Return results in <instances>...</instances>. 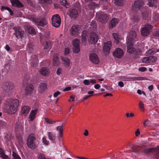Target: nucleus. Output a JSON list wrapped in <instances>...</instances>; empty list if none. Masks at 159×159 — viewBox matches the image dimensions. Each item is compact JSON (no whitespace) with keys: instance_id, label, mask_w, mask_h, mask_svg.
Returning a JSON list of instances; mask_svg holds the SVG:
<instances>
[{"instance_id":"6","label":"nucleus","mask_w":159,"mask_h":159,"mask_svg":"<svg viewBox=\"0 0 159 159\" xmlns=\"http://www.w3.org/2000/svg\"><path fill=\"white\" fill-rule=\"evenodd\" d=\"M141 152H143L148 155L151 154H153L156 156L157 158H159V146H157L155 148H151L149 149L144 148Z\"/></svg>"},{"instance_id":"34","label":"nucleus","mask_w":159,"mask_h":159,"mask_svg":"<svg viewBox=\"0 0 159 159\" xmlns=\"http://www.w3.org/2000/svg\"><path fill=\"white\" fill-rule=\"evenodd\" d=\"M62 60L64 61L63 64L65 67H68L70 66V59L62 57Z\"/></svg>"},{"instance_id":"50","label":"nucleus","mask_w":159,"mask_h":159,"mask_svg":"<svg viewBox=\"0 0 159 159\" xmlns=\"http://www.w3.org/2000/svg\"><path fill=\"white\" fill-rule=\"evenodd\" d=\"M38 159H49V158H46L45 155L43 154H39L38 155Z\"/></svg>"},{"instance_id":"43","label":"nucleus","mask_w":159,"mask_h":159,"mask_svg":"<svg viewBox=\"0 0 159 159\" xmlns=\"http://www.w3.org/2000/svg\"><path fill=\"white\" fill-rule=\"evenodd\" d=\"M34 49V47L32 46V44H29L28 45L27 47L26 48V50L29 52H32Z\"/></svg>"},{"instance_id":"5","label":"nucleus","mask_w":159,"mask_h":159,"mask_svg":"<svg viewBox=\"0 0 159 159\" xmlns=\"http://www.w3.org/2000/svg\"><path fill=\"white\" fill-rule=\"evenodd\" d=\"M127 52L129 53L133 54L135 58L138 57L139 55L141 54L142 52L139 49H136L133 47V43H127Z\"/></svg>"},{"instance_id":"26","label":"nucleus","mask_w":159,"mask_h":159,"mask_svg":"<svg viewBox=\"0 0 159 159\" xmlns=\"http://www.w3.org/2000/svg\"><path fill=\"white\" fill-rule=\"evenodd\" d=\"M38 110L37 108L32 110L29 116V118L30 121H33L35 118V116Z\"/></svg>"},{"instance_id":"38","label":"nucleus","mask_w":159,"mask_h":159,"mask_svg":"<svg viewBox=\"0 0 159 159\" xmlns=\"http://www.w3.org/2000/svg\"><path fill=\"white\" fill-rule=\"evenodd\" d=\"M112 36L115 39V42L118 44L119 41V38L118 34L116 33H113L112 34Z\"/></svg>"},{"instance_id":"13","label":"nucleus","mask_w":159,"mask_h":159,"mask_svg":"<svg viewBox=\"0 0 159 159\" xmlns=\"http://www.w3.org/2000/svg\"><path fill=\"white\" fill-rule=\"evenodd\" d=\"M31 20L34 22L36 25L42 27H44L47 24L46 19L44 18H42L39 21L38 19L34 17L32 18Z\"/></svg>"},{"instance_id":"54","label":"nucleus","mask_w":159,"mask_h":159,"mask_svg":"<svg viewBox=\"0 0 159 159\" xmlns=\"http://www.w3.org/2000/svg\"><path fill=\"white\" fill-rule=\"evenodd\" d=\"M13 159H21L20 156L16 153H13L12 154Z\"/></svg>"},{"instance_id":"8","label":"nucleus","mask_w":159,"mask_h":159,"mask_svg":"<svg viewBox=\"0 0 159 159\" xmlns=\"http://www.w3.org/2000/svg\"><path fill=\"white\" fill-rule=\"evenodd\" d=\"M82 27L80 25H73L70 30V34L73 36L77 37L80 34Z\"/></svg>"},{"instance_id":"37","label":"nucleus","mask_w":159,"mask_h":159,"mask_svg":"<svg viewBox=\"0 0 159 159\" xmlns=\"http://www.w3.org/2000/svg\"><path fill=\"white\" fill-rule=\"evenodd\" d=\"M63 126L62 124L61 126H58L56 128L57 130L59 131V136L61 138H62V137Z\"/></svg>"},{"instance_id":"33","label":"nucleus","mask_w":159,"mask_h":159,"mask_svg":"<svg viewBox=\"0 0 159 159\" xmlns=\"http://www.w3.org/2000/svg\"><path fill=\"white\" fill-rule=\"evenodd\" d=\"M0 157L3 159H8L9 157L7 155H6L2 148H0Z\"/></svg>"},{"instance_id":"36","label":"nucleus","mask_w":159,"mask_h":159,"mask_svg":"<svg viewBox=\"0 0 159 159\" xmlns=\"http://www.w3.org/2000/svg\"><path fill=\"white\" fill-rule=\"evenodd\" d=\"M59 63L58 54H55L53 56V64L54 66H57L58 65Z\"/></svg>"},{"instance_id":"27","label":"nucleus","mask_w":159,"mask_h":159,"mask_svg":"<svg viewBox=\"0 0 159 159\" xmlns=\"http://www.w3.org/2000/svg\"><path fill=\"white\" fill-rule=\"evenodd\" d=\"M30 107L29 106H25L22 107L21 112L25 116L27 115L30 110Z\"/></svg>"},{"instance_id":"32","label":"nucleus","mask_w":159,"mask_h":159,"mask_svg":"<svg viewBox=\"0 0 159 159\" xmlns=\"http://www.w3.org/2000/svg\"><path fill=\"white\" fill-rule=\"evenodd\" d=\"M142 15L143 19L148 20L150 18L149 13L146 11H143Z\"/></svg>"},{"instance_id":"41","label":"nucleus","mask_w":159,"mask_h":159,"mask_svg":"<svg viewBox=\"0 0 159 159\" xmlns=\"http://www.w3.org/2000/svg\"><path fill=\"white\" fill-rule=\"evenodd\" d=\"M31 57L32 61H34V63L37 64L39 61L38 57L35 54L33 56H32Z\"/></svg>"},{"instance_id":"29","label":"nucleus","mask_w":159,"mask_h":159,"mask_svg":"<svg viewBox=\"0 0 159 159\" xmlns=\"http://www.w3.org/2000/svg\"><path fill=\"white\" fill-rule=\"evenodd\" d=\"M109 0H101V2L103 3V9L106 10L109 8L110 6V5L109 3Z\"/></svg>"},{"instance_id":"60","label":"nucleus","mask_w":159,"mask_h":159,"mask_svg":"<svg viewBox=\"0 0 159 159\" xmlns=\"http://www.w3.org/2000/svg\"><path fill=\"white\" fill-rule=\"evenodd\" d=\"M70 52V49L69 48H65L64 51V54L65 55H67Z\"/></svg>"},{"instance_id":"39","label":"nucleus","mask_w":159,"mask_h":159,"mask_svg":"<svg viewBox=\"0 0 159 159\" xmlns=\"http://www.w3.org/2000/svg\"><path fill=\"white\" fill-rule=\"evenodd\" d=\"M147 103V101H145L144 102H142L141 101H139V107L140 109L142 111H144V103Z\"/></svg>"},{"instance_id":"47","label":"nucleus","mask_w":159,"mask_h":159,"mask_svg":"<svg viewBox=\"0 0 159 159\" xmlns=\"http://www.w3.org/2000/svg\"><path fill=\"white\" fill-rule=\"evenodd\" d=\"M154 53V50L153 49H151L148 51L146 52V56L151 55Z\"/></svg>"},{"instance_id":"61","label":"nucleus","mask_w":159,"mask_h":159,"mask_svg":"<svg viewBox=\"0 0 159 159\" xmlns=\"http://www.w3.org/2000/svg\"><path fill=\"white\" fill-rule=\"evenodd\" d=\"M61 94V92L59 91H57L55 92L53 94V96L54 97L56 98L59 95Z\"/></svg>"},{"instance_id":"51","label":"nucleus","mask_w":159,"mask_h":159,"mask_svg":"<svg viewBox=\"0 0 159 159\" xmlns=\"http://www.w3.org/2000/svg\"><path fill=\"white\" fill-rule=\"evenodd\" d=\"M61 2L62 4L66 7L69 6V4L66 0H61Z\"/></svg>"},{"instance_id":"10","label":"nucleus","mask_w":159,"mask_h":159,"mask_svg":"<svg viewBox=\"0 0 159 159\" xmlns=\"http://www.w3.org/2000/svg\"><path fill=\"white\" fill-rule=\"evenodd\" d=\"M137 40L136 34L135 32L134 31H130L129 33V35L127 37V43H134Z\"/></svg>"},{"instance_id":"25","label":"nucleus","mask_w":159,"mask_h":159,"mask_svg":"<svg viewBox=\"0 0 159 159\" xmlns=\"http://www.w3.org/2000/svg\"><path fill=\"white\" fill-rule=\"evenodd\" d=\"M12 5L13 6L22 7H23L21 3L18 0H11Z\"/></svg>"},{"instance_id":"40","label":"nucleus","mask_w":159,"mask_h":159,"mask_svg":"<svg viewBox=\"0 0 159 159\" xmlns=\"http://www.w3.org/2000/svg\"><path fill=\"white\" fill-rule=\"evenodd\" d=\"M125 2V0H115L114 3L118 6L123 5Z\"/></svg>"},{"instance_id":"42","label":"nucleus","mask_w":159,"mask_h":159,"mask_svg":"<svg viewBox=\"0 0 159 159\" xmlns=\"http://www.w3.org/2000/svg\"><path fill=\"white\" fill-rule=\"evenodd\" d=\"M4 10H7L9 12L10 14L11 15H12L13 14V12L11 11V9L8 7H5L4 6H2L1 8V10L3 11Z\"/></svg>"},{"instance_id":"30","label":"nucleus","mask_w":159,"mask_h":159,"mask_svg":"<svg viewBox=\"0 0 159 159\" xmlns=\"http://www.w3.org/2000/svg\"><path fill=\"white\" fill-rule=\"evenodd\" d=\"M28 33L32 36L35 35L36 32L34 29L32 27L30 26H28L26 29Z\"/></svg>"},{"instance_id":"11","label":"nucleus","mask_w":159,"mask_h":159,"mask_svg":"<svg viewBox=\"0 0 159 159\" xmlns=\"http://www.w3.org/2000/svg\"><path fill=\"white\" fill-rule=\"evenodd\" d=\"M15 32L13 35L18 39H21L24 34V32L20 27H14L13 28Z\"/></svg>"},{"instance_id":"21","label":"nucleus","mask_w":159,"mask_h":159,"mask_svg":"<svg viewBox=\"0 0 159 159\" xmlns=\"http://www.w3.org/2000/svg\"><path fill=\"white\" fill-rule=\"evenodd\" d=\"M113 55L118 58H121L124 54V51L120 48H118L116 49L113 53Z\"/></svg>"},{"instance_id":"18","label":"nucleus","mask_w":159,"mask_h":159,"mask_svg":"<svg viewBox=\"0 0 159 159\" xmlns=\"http://www.w3.org/2000/svg\"><path fill=\"white\" fill-rule=\"evenodd\" d=\"M111 46L112 43L111 41H108L104 43L103 50L106 55L109 53Z\"/></svg>"},{"instance_id":"58","label":"nucleus","mask_w":159,"mask_h":159,"mask_svg":"<svg viewBox=\"0 0 159 159\" xmlns=\"http://www.w3.org/2000/svg\"><path fill=\"white\" fill-rule=\"evenodd\" d=\"M45 120L46 122L49 124H53V122L52 121L50 120L48 118H45Z\"/></svg>"},{"instance_id":"22","label":"nucleus","mask_w":159,"mask_h":159,"mask_svg":"<svg viewBox=\"0 0 159 159\" xmlns=\"http://www.w3.org/2000/svg\"><path fill=\"white\" fill-rule=\"evenodd\" d=\"M39 72L40 75L44 76H48L50 73L49 69L46 67H42Z\"/></svg>"},{"instance_id":"7","label":"nucleus","mask_w":159,"mask_h":159,"mask_svg":"<svg viewBox=\"0 0 159 159\" xmlns=\"http://www.w3.org/2000/svg\"><path fill=\"white\" fill-rule=\"evenodd\" d=\"M96 18L98 20L102 23H106L109 19L107 15L101 11L96 13Z\"/></svg>"},{"instance_id":"31","label":"nucleus","mask_w":159,"mask_h":159,"mask_svg":"<svg viewBox=\"0 0 159 159\" xmlns=\"http://www.w3.org/2000/svg\"><path fill=\"white\" fill-rule=\"evenodd\" d=\"M48 136L49 139L52 141L53 143L55 142L56 138L55 135L52 132H48Z\"/></svg>"},{"instance_id":"14","label":"nucleus","mask_w":159,"mask_h":159,"mask_svg":"<svg viewBox=\"0 0 159 159\" xmlns=\"http://www.w3.org/2000/svg\"><path fill=\"white\" fill-rule=\"evenodd\" d=\"M67 13L71 19H75L78 15L77 10L75 8H70L67 11Z\"/></svg>"},{"instance_id":"57","label":"nucleus","mask_w":159,"mask_h":159,"mask_svg":"<svg viewBox=\"0 0 159 159\" xmlns=\"http://www.w3.org/2000/svg\"><path fill=\"white\" fill-rule=\"evenodd\" d=\"M83 83L84 85H88L90 84V81L89 80H85L83 81Z\"/></svg>"},{"instance_id":"24","label":"nucleus","mask_w":159,"mask_h":159,"mask_svg":"<svg viewBox=\"0 0 159 159\" xmlns=\"http://www.w3.org/2000/svg\"><path fill=\"white\" fill-rule=\"evenodd\" d=\"M118 22V20L117 19L113 18L109 22V28L111 29L115 27L117 25Z\"/></svg>"},{"instance_id":"53","label":"nucleus","mask_w":159,"mask_h":159,"mask_svg":"<svg viewBox=\"0 0 159 159\" xmlns=\"http://www.w3.org/2000/svg\"><path fill=\"white\" fill-rule=\"evenodd\" d=\"M153 35L154 36L159 37V30H157L153 33Z\"/></svg>"},{"instance_id":"64","label":"nucleus","mask_w":159,"mask_h":159,"mask_svg":"<svg viewBox=\"0 0 159 159\" xmlns=\"http://www.w3.org/2000/svg\"><path fill=\"white\" fill-rule=\"evenodd\" d=\"M149 120L148 119L146 120L143 123V125L144 126H146L147 125L149 124L148 123Z\"/></svg>"},{"instance_id":"20","label":"nucleus","mask_w":159,"mask_h":159,"mask_svg":"<svg viewBox=\"0 0 159 159\" xmlns=\"http://www.w3.org/2000/svg\"><path fill=\"white\" fill-rule=\"evenodd\" d=\"M89 59L93 63L95 64H98L99 62V59L95 53H90L89 56Z\"/></svg>"},{"instance_id":"19","label":"nucleus","mask_w":159,"mask_h":159,"mask_svg":"<svg viewBox=\"0 0 159 159\" xmlns=\"http://www.w3.org/2000/svg\"><path fill=\"white\" fill-rule=\"evenodd\" d=\"M79 43L80 41L78 39H75L73 41V52L75 53H78L80 51Z\"/></svg>"},{"instance_id":"62","label":"nucleus","mask_w":159,"mask_h":159,"mask_svg":"<svg viewBox=\"0 0 159 159\" xmlns=\"http://www.w3.org/2000/svg\"><path fill=\"white\" fill-rule=\"evenodd\" d=\"M62 71V70L61 68L58 69L56 72L57 74L58 75H60Z\"/></svg>"},{"instance_id":"2","label":"nucleus","mask_w":159,"mask_h":159,"mask_svg":"<svg viewBox=\"0 0 159 159\" xmlns=\"http://www.w3.org/2000/svg\"><path fill=\"white\" fill-rule=\"evenodd\" d=\"M19 105V100H7L4 107V111L8 114H15Z\"/></svg>"},{"instance_id":"23","label":"nucleus","mask_w":159,"mask_h":159,"mask_svg":"<svg viewBox=\"0 0 159 159\" xmlns=\"http://www.w3.org/2000/svg\"><path fill=\"white\" fill-rule=\"evenodd\" d=\"M34 88V86L31 84H27L25 89V93L26 94H31Z\"/></svg>"},{"instance_id":"15","label":"nucleus","mask_w":159,"mask_h":159,"mask_svg":"<svg viewBox=\"0 0 159 159\" xmlns=\"http://www.w3.org/2000/svg\"><path fill=\"white\" fill-rule=\"evenodd\" d=\"M157 60V57L153 56L144 57L142 59V61L144 63L151 64L155 62Z\"/></svg>"},{"instance_id":"12","label":"nucleus","mask_w":159,"mask_h":159,"mask_svg":"<svg viewBox=\"0 0 159 159\" xmlns=\"http://www.w3.org/2000/svg\"><path fill=\"white\" fill-rule=\"evenodd\" d=\"M152 29V26L149 24L145 25L141 29V34L143 36H147L149 34L151 30Z\"/></svg>"},{"instance_id":"16","label":"nucleus","mask_w":159,"mask_h":159,"mask_svg":"<svg viewBox=\"0 0 159 159\" xmlns=\"http://www.w3.org/2000/svg\"><path fill=\"white\" fill-rule=\"evenodd\" d=\"M143 3L142 0H137L132 5V9L134 11L138 10L143 7Z\"/></svg>"},{"instance_id":"48","label":"nucleus","mask_w":159,"mask_h":159,"mask_svg":"<svg viewBox=\"0 0 159 159\" xmlns=\"http://www.w3.org/2000/svg\"><path fill=\"white\" fill-rule=\"evenodd\" d=\"M51 45V42L49 41H46L43 45L44 49H46L49 48Z\"/></svg>"},{"instance_id":"9","label":"nucleus","mask_w":159,"mask_h":159,"mask_svg":"<svg viewBox=\"0 0 159 159\" xmlns=\"http://www.w3.org/2000/svg\"><path fill=\"white\" fill-rule=\"evenodd\" d=\"M51 20L53 26L58 28L60 26L61 24V19L58 14H56L53 15Z\"/></svg>"},{"instance_id":"52","label":"nucleus","mask_w":159,"mask_h":159,"mask_svg":"<svg viewBox=\"0 0 159 159\" xmlns=\"http://www.w3.org/2000/svg\"><path fill=\"white\" fill-rule=\"evenodd\" d=\"M12 138V136L10 134H7L5 137V138L6 139V141H8L10 140Z\"/></svg>"},{"instance_id":"59","label":"nucleus","mask_w":159,"mask_h":159,"mask_svg":"<svg viewBox=\"0 0 159 159\" xmlns=\"http://www.w3.org/2000/svg\"><path fill=\"white\" fill-rule=\"evenodd\" d=\"M43 142L46 145H48L49 144V142L48 141H47L45 137H43Z\"/></svg>"},{"instance_id":"49","label":"nucleus","mask_w":159,"mask_h":159,"mask_svg":"<svg viewBox=\"0 0 159 159\" xmlns=\"http://www.w3.org/2000/svg\"><path fill=\"white\" fill-rule=\"evenodd\" d=\"M148 5L150 7L152 6L154 3L157 2V0H148Z\"/></svg>"},{"instance_id":"1","label":"nucleus","mask_w":159,"mask_h":159,"mask_svg":"<svg viewBox=\"0 0 159 159\" xmlns=\"http://www.w3.org/2000/svg\"><path fill=\"white\" fill-rule=\"evenodd\" d=\"M97 28V24L95 21L92 20L91 23L87 24L84 27V30L82 34V42L85 43L87 37L89 34L88 41L91 44L96 43L98 40V37L94 31Z\"/></svg>"},{"instance_id":"63","label":"nucleus","mask_w":159,"mask_h":159,"mask_svg":"<svg viewBox=\"0 0 159 159\" xmlns=\"http://www.w3.org/2000/svg\"><path fill=\"white\" fill-rule=\"evenodd\" d=\"M146 68L145 67H142L139 68V70L140 71L144 72L146 70Z\"/></svg>"},{"instance_id":"17","label":"nucleus","mask_w":159,"mask_h":159,"mask_svg":"<svg viewBox=\"0 0 159 159\" xmlns=\"http://www.w3.org/2000/svg\"><path fill=\"white\" fill-rule=\"evenodd\" d=\"M120 79L123 81L142 80H144L143 77H130L127 76H121Z\"/></svg>"},{"instance_id":"4","label":"nucleus","mask_w":159,"mask_h":159,"mask_svg":"<svg viewBox=\"0 0 159 159\" xmlns=\"http://www.w3.org/2000/svg\"><path fill=\"white\" fill-rule=\"evenodd\" d=\"M2 88L4 91V94H4V95H0V99L3 98V97L6 95L7 96L9 95L11 93L12 90L14 89V87L13 83L7 82L3 84Z\"/></svg>"},{"instance_id":"35","label":"nucleus","mask_w":159,"mask_h":159,"mask_svg":"<svg viewBox=\"0 0 159 159\" xmlns=\"http://www.w3.org/2000/svg\"><path fill=\"white\" fill-rule=\"evenodd\" d=\"M15 130L16 131H21L23 129L22 125L20 122H17L15 127Z\"/></svg>"},{"instance_id":"44","label":"nucleus","mask_w":159,"mask_h":159,"mask_svg":"<svg viewBox=\"0 0 159 159\" xmlns=\"http://www.w3.org/2000/svg\"><path fill=\"white\" fill-rule=\"evenodd\" d=\"M94 92L93 91H90L88 92V94L85 95L84 98V99H86L89 98L91 96L93 95Z\"/></svg>"},{"instance_id":"56","label":"nucleus","mask_w":159,"mask_h":159,"mask_svg":"<svg viewBox=\"0 0 159 159\" xmlns=\"http://www.w3.org/2000/svg\"><path fill=\"white\" fill-rule=\"evenodd\" d=\"M7 123L5 121L2 120H0V127H3L6 126Z\"/></svg>"},{"instance_id":"45","label":"nucleus","mask_w":159,"mask_h":159,"mask_svg":"<svg viewBox=\"0 0 159 159\" xmlns=\"http://www.w3.org/2000/svg\"><path fill=\"white\" fill-rule=\"evenodd\" d=\"M132 21L133 22L138 23L139 21V18L138 16L134 15L133 16L132 18Z\"/></svg>"},{"instance_id":"28","label":"nucleus","mask_w":159,"mask_h":159,"mask_svg":"<svg viewBox=\"0 0 159 159\" xmlns=\"http://www.w3.org/2000/svg\"><path fill=\"white\" fill-rule=\"evenodd\" d=\"M100 7L99 3H96L94 2H90L89 5V7L91 9H94L99 8Z\"/></svg>"},{"instance_id":"46","label":"nucleus","mask_w":159,"mask_h":159,"mask_svg":"<svg viewBox=\"0 0 159 159\" xmlns=\"http://www.w3.org/2000/svg\"><path fill=\"white\" fill-rule=\"evenodd\" d=\"M47 85L45 83H41L40 85V89L41 91H44L46 89Z\"/></svg>"},{"instance_id":"55","label":"nucleus","mask_w":159,"mask_h":159,"mask_svg":"<svg viewBox=\"0 0 159 159\" xmlns=\"http://www.w3.org/2000/svg\"><path fill=\"white\" fill-rule=\"evenodd\" d=\"M153 18L154 21H157L159 19V14H156L155 16H153Z\"/></svg>"},{"instance_id":"3","label":"nucleus","mask_w":159,"mask_h":159,"mask_svg":"<svg viewBox=\"0 0 159 159\" xmlns=\"http://www.w3.org/2000/svg\"><path fill=\"white\" fill-rule=\"evenodd\" d=\"M39 143V141L36 135L33 134L29 135L27 139V144L29 148L34 149L37 147Z\"/></svg>"}]
</instances>
